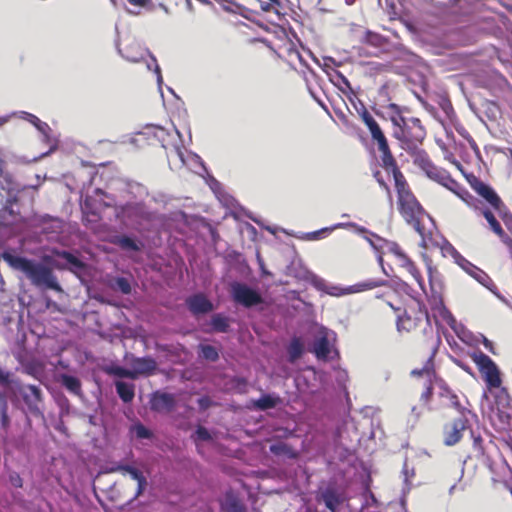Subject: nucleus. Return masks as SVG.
Listing matches in <instances>:
<instances>
[{"label":"nucleus","instance_id":"nucleus-45","mask_svg":"<svg viewBox=\"0 0 512 512\" xmlns=\"http://www.w3.org/2000/svg\"><path fill=\"white\" fill-rule=\"evenodd\" d=\"M196 435L200 440L207 441L211 439V435L209 431L205 427H198L196 430Z\"/></svg>","mask_w":512,"mask_h":512},{"label":"nucleus","instance_id":"nucleus-26","mask_svg":"<svg viewBox=\"0 0 512 512\" xmlns=\"http://www.w3.org/2000/svg\"><path fill=\"white\" fill-rule=\"evenodd\" d=\"M113 243L127 251H139L141 249V245L135 239L127 235L116 236Z\"/></svg>","mask_w":512,"mask_h":512},{"label":"nucleus","instance_id":"nucleus-39","mask_svg":"<svg viewBox=\"0 0 512 512\" xmlns=\"http://www.w3.org/2000/svg\"><path fill=\"white\" fill-rule=\"evenodd\" d=\"M25 115H26L25 118L31 124H33L39 131L45 132V130L48 129V124L41 121L37 116L30 114V113H25Z\"/></svg>","mask_w":512,"mask_h":512},{"label":"nucleus","instance_id":"nucleus-52","mask_svg":"<svg viewBox=\"0 0 512 512\" xmlns=\"http://www.w3.org/2000/svg\"><path fill=\"white\" fill-rule=\"evenodd\" d=\"M457 365L462 369L464 370L466 373L468 374H471L472 375V369L470 366H468L467 364H463L461 362H458Z\"/></svg>","mask_w":512,"mask_h":512},{"label":"nucleus","instance_id":"nucleus-11","mask_svg":"<svg viewBox=\"0 0 512 512\" xmlns=\"http://www.w3.org/2000/svg\"><path fill=\"white\" fill-rule=\"evenodd\" d=\"M231 296L233 300L246 308H251L263 302L262 296L248 285L241 282L231 284Z\"/></svg>","mask_w":512,"mask_h":512},{"label":"nucleus","instance_id":"nucleus-51","mask_svg":"<svg viewBox=\"0 0 512 512\" xmlns=\"http://www.w3.org/2000/svg\"><path fill=\"white\" fill-rule=\"evenodd\" d=\"M466 138H467V140L469 142V145L472 148V150L475 151L476 153H479V147H478L476 141L473 139V137L468 135Z\"/></svg>","mask_w":512,"mask_h":512},{"label":"nucleus","instance_id":"nucleus-36","mask_svg":"<svg viewBox=\"0 0 512 512\" xmlns=\"http://www.w3.org/2000/svg\"><path fill=\"white\" fill-rule=\"evenodd\" d=\"M201 356L211 362H216L219 359L218 350L209 344H201L199 346Z\"/></svg>","mask_w":512,"mask_h":512},{"label":"nucleus","instance_id":"nucleus-3","mask_svg":"<svg viewBox=\"0 0 512 512\" xmlns=\"http://www.w3.org/2000/svg\"><path fill=\"white\" fill-rule=\"evenodd\" d=\"M406 152L413 158V164L421 169L430 180L451 191L469 208H477V198L455 180L449 171L435 165L424 149L417 147L414 150H406Z\"/></svg>","mask_w":512,"mask_h":512},{"label":"nucleus","instance_id":"nucleus-38","mask_svg":"<svg viewBox=\"0 0 512 512\" xmlns=\"http://www.w3.org/2000/svg\"><path fill=\"white\" fill-rule=\"evenodd\" d=\"M133 7H138L141 9H145L147 11H152L155 8V4L153 0H126Z\"/></svg>","mask_w":512,"mask_h":512},{"label":"nucleus","instance_id":"nucleus-7","mask_svg":"<svg viewBox=\"0 0 512 512\" xmlns=\"http://www.w3.org/2000/svg\"><path fill=\"white\" fill-rule=\"evenodd\" d=\"M360 117L370 133L372 143L377 147L380 153L381 165L384 170L388 173H394L396 170H400L390 149L388 139L372 114L364 108L360 113Z\"/></svg>","mask_w":512,"mask_h":512},{"label":"nucleus","instance_id":"nucleus-50","mask_svg":"<svg viewBox=\"0 0 512 512\" xmlns=\"http://www.w3.org/2000/svg\"><path fill=\"white\" fill-rule=\"evenodd\" d=\"M9 416L6 412V405L4 406V409L2 411V414H1V424L4 428H7L9 426Z\"/></svg>","mask_w":512,"mask_h":512},{"label":"nucleus","instance_id":"nucleus-18","mask_svg":"<svg viewBox=\"0 0 512 512\" xmlns=\"http://www.w3.org/2000/svg\"><path fill=\"white\" fill-rule=\"evenodd\" d=\"M186 304L190 312L195 315L205 314L214 309L212 302L202 293L194 294L187 298Z\"/></svg>","mask_w":512,"mask_h":512},{"label":"nucleus","instance_id":"nucleus-41","mask_svg":"<svg viewBox=\"0 0 512 512\" xmlns=\"http://www.w3.org/2000/svg\"><path fill=\"white\" fill-rule=\"evenodd\" d=\"M116 286L123 294H129L131 292L130 282L124 277H118L116 279Z\"/></svg>","mask_w":512,"mask_h":512},{"label":"nucleus","instance_id":"nucleus-56","mask_svg":"<svg viewBox=\"0 0 512 512\" xmlns=\"http://www.w3.org/2000/svg\"><path fill=\"white\" fill-rule=\"evenodd\" d=\"M388 305L395 311H400V308H395L392 303L388 302Z\"/></svg>","mask_w":512,"mask_h":512},{"label":"nucleus","instance_id":"nucleus-55","mask_svg":"<svg viewBox=\"0 0 512 512\" xmlns=\"http://www.w3.org/2000/svg\"><path fill=\"white\" fill-rule=\"evenodd\" d=\"M318 6L321 11H329V9L323 5V0H318Z\"/></svg>","mask_w":512,"mask_h":512},{"label":"nucleus","instance_id":"nucleus-13","mask_svg":"<svg viewBox=\"0 0 512 512\" xmlns=\"http://www.w3.org/2000/svg\"><path fill=\"white\" fill-rule=\"evenodd\" d=\"M51 253L53 256H55L57 258H61V259L65 260L66 264H60V263L54 264L55 267L60 270L67 269L73 273H76L78 271H82L85 269V266H86L85 263L69 251L52 249Z\"/></svg>","mask_w":512,"mask_h":512},{"label":"nucleus","instance_id":"nucleus-30","mask_svg":"<svg viewBox=\"0 0 512 512\" xmlns=\"http://www.w3.org/2000/svg\"><path fill=\"white\" fill-rule=\"evenodd\" d=\"M288 354L291 362L299 359L303 354V344L299 338H294L288 346Z\"/></svg>","mask_w":512,"mask_h":512},{"label":"nucleus","instance_id":"nucleus-47","mask_svg":"<svg viewBox=\"0 0 512 512\" xmlns=\"http://www.w3.org/2000/svg\"><path fill=\"white\" fill-rule=\"evenodd\" d=\"M11 374L9 372H5L0 368V384L7 386L11 382Z\"/></svg>","mask_w":512,"mask_h":512},{"label":"nucleus","instance_id":"nucleus-20","mask_svg":"<svg viewBox=\"0 0 512 512\" xmlns=\"http://www.w3.org/2000/svg\"><path fill=\"white\" fill-rule=\"evenodd\" d=\"M158 7L167 14L191 12V0H158Z\"/></svg>","mask_w":512,"mask_h":512},{"label":"nucleus","instance_id":"nucleus-12","mask_svg":"<svg viewBox=\"0 0 512 512\" xmlns=\"http://www.w3.org/2000/svg\"><path fill=\"white\" fill-rule=\"evenodd\" d=\"M23 401L30 413L37 416L41 414L40 404L42 403V392L35 385H27L20 390Z\"/></svg>","mask_w":512,"mask_h":512},{"label":"nucleus","instance_id":"nucleus-40","mask_svg":"<svg viewBox=\"0 0 512 512\" xmlns=\"http://www.w3.org/2000/svg\"><path fill=\"white\" fill-rule=\"evenodd\" d=\"M134 431L139 439H150L152 437V432L141 423L134 426Z\"/></svg>","mask_w":512,"mask_h":512},{"label":"nucleus","instance_id":"nucleus-21","mask_svg":"<svg viewBox=\"0 0 512 512\" xmlns=\"http://www.w3.org/2000/svg\"><path fill=\"white\" fill-rule=\"evenodd\" d=\"M223 512H247L240 499L233 493L227 492L224 501L221 503Z\"/></svg>","mask_w":512,"mask_h":512},{"label":"nucleus","instance_id":"nucleus-6","mask_svg":"<svg viewBox=\"0 0 512 512\" xmlns=\"http://www.w3.org/2000/svg\"><path fill=\"white\" fill-rule=\"evenodd\" d=\"M470 358L485 383L486 391L494 395L496 404H508L511 397L503 386V373L496 362L480 350L472 352Z\"/></svg>","mask_w":512,"mask_h":512},{"label":"nucleus","instance_id":"nucleus-37","mask_svg":"<svg viewBox=\"0 0 512 512\" xmlns=\"http://www.w3.org/2000/svg\"><path fill=\"white\" fill-rule=\"evenodd\" d=\"M471 437L473 440L472 447L476 451L477 456H483L485 454L484 440L480 434H475L471 431Z\"/></svg>","mask_w":512,"mask_h":512},{"label":"nucleus","instance_id":"nucleus-33","mask_svg":"<svg viewBox=\"0 0 512 512\" xmlns=\"http://www.w3.org/2000/svg\"><path fill=\"white\" fill-rule=\"evenodd\" d=\"M391 252L396 257L398 265L404 269L413 262V260L398 245L392 247Z\"/></svg>","mask_w":512,"mask_h":512},{"label":"nucleus","instance_id":"nucleus-28","mask_svg":"<svg viewBox=\"0 0 512 512\" xmlns=\"http://www.w3.org/2000/svg\"><path fill=\"white\" fill-rule=\"evenodd\" d=\"M270 452L277 456L285 455L290 458H296L297 456V453L293 450V448L284 442H277L272 444L270 446Z\"/></svg>","mask_w":512,"mask_h":512},{"label":"nucleus","instance_id":"nucleus-54","mask_svg":"<svg viewBox=\"0 0 512 512\" xmlns=\"http://www.w3.org/2000/svg\"><path fill=\"white\" fill-rule=\"evenodd\" d=\"M327 231H328V229H322V230H319V231H315V232L311 233V239H318L320 234L325 233Z\"/></svg>","mask_w":512,"mask_h":512},{"label":"nucleus","instance_id":"nucleus-24","mask_svg":"<svg viewBox=\"0 0 512 512\" xmlns=\"http://www.w3.org/2000/svg\"><path fill=\"white\" fill-rule=\"evenodd\" d=\"M281 402V398L278 396H272L270 394H265L259 399L253 402L254 408L260 411H265L268 409L275 408Z\"/></svg>","mask_w":512,"mask_h":512},{"label":"nucleus","instance_id":"nucleus-29","mask_svg":"<svg viewBox=\"0 0 512 512\" xmlns=\"http://www.w3.org/2000/svg\"><path fill=\"white\" fill-rule=\"evenodd\" d=\"M211 325L215 332L225 333L229 329V319L228 317L217 313L212 316Z\"/></svg>","mask_w":512,"mask_h":512},{"label":"nucleus","instance_id":"nucleus-9","mask_svg":"<svg viewBox=\"0 0 512 512\" xmlns=\"http://www.w3.org/2000/svg\"><path fill=\"white\" fill-rule=\"evenodd\" d=\"M477 415L458 414L457 417L445 422L442 426V442L447 447H452L461 442L464 432L471 428V420Z\"/></svg>","mask_w":512,"mask_h":512},{"label":"nucleus","instance_id":"nucleus-42","mask_svg":"<svg viewBox=\"0 0 512 512\" xmlns=\"http://www.w3.org/2000/svg\"><path fill=\"white\" fill-rule=\"evenodd\" d=\"M498 420L500 422V429H506L508 426H510V415L505 413L504 411H501L500 409L497 410L496 413Z\"/></svg>","mask_w":512,"mask_h":512},{"label":"nucleus","instance_id":"nucleus-48","mask_svg":"<svg viewBox=\"0 0 512 512\" xmlns=\"http://www.w3.org/2000/svg\"><path fill=\"white\" fill-rule=\"evenodd\" d=\"M11 374L9 372H5L0 368V384L7 386L11 382Z\"/></svg>","mask_w":512,"mask_h":512},{"label":"nucleus","instance_id":"nucleus-5","mask_svg":"<svg viewBox=\"0 0 512 512\" xmlns=\"http://www.w3.org/2000/svg\"><path fill=\"white\" fill-rule=\"evenodd\" d=\"M1 257L10 268L22 272L34 286L61 291L51 268L35 260L16 255L11 251H4Z\"/></svg>","mask_w":512,"mask_h":512},{"label":"nucleus","instance_id":"nucleus-1","mask_svg":"<svg viewBox=\"0 0 512 512\" xmlns=\"http://www.w3.org/2000/svg\"><path fill=\"white\" fill-rule=\"evenodd\" d=\"M396 328L400 334L422 332L423 339L419 345V353L423 358V366L411 371L412 376L420 377L424 374L430 376L434 373V358L441 344V338L434 332L428 310L424 303L414 300L407 304L404 310L397 315Z\"/></svg>","mask_w":512,"mask_h":512},{"label":"nucleus","instance_id":"nucleus-22","mask_svg":"<svg viewBox=\"0 0 512 512\" xmlns=\"http://www.w3.org/2000/svg\"><path fill=\"white\" fill-rule=\"evenodd\" d=\"M115 386L118 396L124 403H130L133 401L135 396V385L133 383L117 381Z\"/></svg>","mask_w":512,"mask_h":512},{"label":"nucleus","instance_id":"nucleus-31","mask_svg":"<svg viewBox=\"0 0 512 512\" xmlns=\"http://www.w3.org/2000/svg\"><path fill=\"white\" fill-rule=\"evenodd\" d=\"M268 3L261 4L262 10L268 12L274 10L277 14L288 8L289 0H268Z\"/></svg>","mask_w":512,"mask_h":512},{"label":"nucleus","instance_id":"nucleus-17","mask_svg":"<svg viewBox=\"0 0 512 512\" xmlns=\"http://www.w3.org/2000/svg\"><path fill=\"white\" fill-rule=\"evenodd\" d=\"M110 472H121L122 474H129L133 480L137 482V489L133 498L139 497L146 488L147 481L143 473L130 465H118L110 469Z\"/></svg>","mask_w":512,"mask_h":512},{"label":"nucleus","instance_id":"nucleus-25","mask_svg":"<svg viewBox=\"0 0 512 512\" xmlns=\"http://www.w3.org/2000/svg\"><path fill=\"white\" fill-rule=\"evenodd\" d=\"M61 384L72 394L80 396L82 394L81 382L80 380L71 375L63 374L61 375Z\"/></svg>","mask_w":512,"mask_h":512},{"label":"nucleus","instance_id":"nucleus-4","mask_svg":"<svg viewBox=\"0 0 512 512\" xmlns=\"http://www.w3.org/2000/svg\"><path fill=\"white\" fill-rule=\"evenodd\" d=\"M388 112L393 125L392 136L399 141L400 147L405 151L420 147L427 135L422 121L395 103L389 104Z\"/></svg>","mask_w":512,"mask_h":512},{"label":"nucleus","instance_id":"nucleus-2","mask_svg":"<svg viewBox=\"0 0 512 512\" xmlns=\"http://www.w3.org/2000/svg\"><path fill=\"white\" fill-rule=\"evenodd\" d=\"M397 193V209L404 221L421 236V246L429 248L432 244V232L425 228L427 212L412 192L401 170L392 173Z\"/></svg>","mask_w":512,"mask_h":512},{"label":"nucleus","instance_id":"nucleus-35","mask_svg":"<svg viewBox=\"0 0 512 512\" xmlns=\"http://www.w3.org/2000/svg\"><path fill=\"white\" fill-rule=\"evenodd\" d=\"M468 272L473 278H475L479 283L486 287L492 283L490 276L485 271L476 266L471 265V269Z\"/></svg>","mask_w":512,"mask_h":512},{"label":"nucleus","instance_id":"nucleus-8","mask_svg":"<svg viewBox=\"0 0 512 512\" xmlns=\"http://www.w3.org/2000/svg\"><path fill=\"white\" fill-rule=\"evenodd\" d=\"M405 270L413 277V279L416 281L420 289L424 292L432 309L439 308L444 312H447L443 304L442 297L440 293L437 291V283L435 280V274L438 273L437 269L433 267L431 263L427 264V272L429 278V285L431 289V295H429L428 292L426 291L424 279L414 261L407 268H405Z\"/></svg>","mask_w":512,"mask_h":512},{"label":"nucleus","instance_id":"nucleus-14","mask_svg":"<svg viewBox=\"0 0 512 512\" xmlns=\"http://www.w3.org/2000/svg\"><path fill=\"white\" fill-rule=\"evenodd\" d=\"M439 397L447 401V406L456 410L458 414L474 415L472 409L464 405L459 396L447 385L440 386Z\"/></svg>","mask_w":512,"mask_h":512},{"label":"nucleus","instance_id":"nucleus-46","mask_svg":"<svg viewBox=\"0 0 512 512\" xmlns=\"http://www.w3.org/2000/svg\"><path fill=\"white\" fill-rule=\"evenodd\" d=\"M374 176L377 179V182L379 185L387 192L389 199L391 200V191L387 183L381 178V174L379 171H377Z\"/></svg>","mask_w":512,"mask_h":512},{"label":"nucleus","instance_id":"nucleus-53","mask_svg":"<svg viewBox=\"0 0 512 512\" xmlns=\"http://www.w3.org/2000/svg\"><path fill=\"white\" fill-rule=\"evenodd\" d=\"M488 109L494 114L499 111V107L495 102L488 103Z\"/></svg>","mask_w":512,"mask_h":512},{"label":"nucleus","instance_id":"nucleus-23","mask_svg":"<svg viewBox=\"0 0 512 512\" xmlns=\"http://www.w3.org/2000/svg\"><path fill=\"white\" fill-rule=\"evenodd\" d=\"M313 352L318 359H328L331 348L327 336H321L314 342Z\"/></svg>","mask_w":512,"mask_h":512},{"label":"nucleus","instance_id":"nucleus-34","mask_svg":"<svg viewBox=\"0 0 512 512\" xmlns=\"http://www.w3.org/2000/svg\"><path fill=\"white\" fill-rule=\"evenodd\" d=\"M433 396V384L431 379H428L424 384V389L420 395V404L422 407L430 409L429 405Z\"/></svg>","mask_w":512,"mask_h":512},{"label":"nucleus","instance_id":"nucleus-32","mask_svg":"<svg viewBox=\"0 0 512 512\" xmlns=\"http://www.w3.org/2000/svg\"><path fill=\"white\" fill-rule=\"evenodd\" d=\"M363 43L381 48L386 44V39L378 33L367 31L363 37Z\"/></svg>","mask_w":512,"mask_h":512},{"label":"nucleus","instance_id":"nucleus-10","mask_svg":"<svg viewBox=\"0 0 512 512\" xmlns=\"http://www.w3.org/2000/svg\"><path fill=\"white\" fill-rule=\"evenodd\" d=\"M387 281L385 280H376V279H368L365 281L358 282L354 285L342 287L339 285H331L327 286L324 291L326 294L333 297H341L349 294L361 293L364 291L372 290L377 287H381L386 285Z\"/></svg>","mask_w":512,"mask_h":512},{"label":"nucleus","instance_id":"nucleus-43","mask_svg":"<svg viewBox=\"0 0 512 512\" xmlns=\"http://www.w3.org/2000/svg\"><path fill=\"white\" fill-rule=\"evenodd\" d=\"M115 374L119 377L135 379V372H133V369L129 370L119 367L115 370Z\"/></svg>","mask_w":512,"mask_h":512},{"label":"nucleus","instance_id":"nucleus-19","mask_svg":"<svg viewBox=\"0 0 512 512\" xmlns=\"http://www.w3.org/2000/svg\"><path fill=\"white\" fill-rule=\"evenodd\" d=\"M132 368L135 372V379L138 375L150 376L155 373L157 362L152 357H138L133 359Z\"/></svg>","mask_w":512,"mask_h":512},{"label":"nucleus","instance_id":"nucleus-44","mask_svg":"<svg viewBox=\"0 0 512 512\" xmlns=\"http://www.w3.org/2000/svg\"><path fill=\"white\" fill-rule=\"evenodd\" d=\"M9 481L16 488H21L23 486V480L21 476L16 472H13L9 475Z\"/></svg>","mask_w":512,"mask_h":512},{"label":"nucleus","instance_id":"nucleus-27","mask_svg":"<svg viewBox=\"0 0 512 512\" xmlns=\"http://www.w3.org/2000/svg\"><path fill=\"white\" fill-rule=\"evenodd\" d=\"M325 506L331 511L335 512L340 504V498L334 490L327 489L321 495Z\"/></svg>","mask_w":512,"mask_h":512},{"label":"nucleus","instance_id":"nucleus-49","mask_svg":"<svg viewBox=\"0 0 512 512\" xmlns=\"http://www.w3.org/2000/svg\"><path fill=\"white\" fill-rule=\"evenodd\" d=\"M483 345L484 347L490 352L492 353L493 355H497V352L495 350V345L492 341H490L489 339L487 338H484L483 340Z\"/></svg>","mask_w":512,"mask_h":512},{"label":"nucleus","instance_id":"nucleus-15","mask_svg":"<svg viewBox=\"0 0 512 512\" xmlns=\"http://www.w3.org/2000/svg\"><path fill=\"white\" fill-rule=\"evenodd\" d=\"M150 409L155 412H170L175 407V397L166 392L156 391L150 398Z\"/></svg>","mask_w":512,"mask_h":512},{"label":"nucleus","instance_id":"nucleus-16","mask_svg":"<svg viewBox=\"0 0 512 512\" xmlns=\"http://www.w3.org/2000/svg\"><path fill=\"white\" fill-rule=\"evenodd\" d=\"M486 87L496 97H503L512 93L509 81L500 73H493L487 80Z\"/></svg>","mask_w":512,"mask_h":512}]
</instances>
